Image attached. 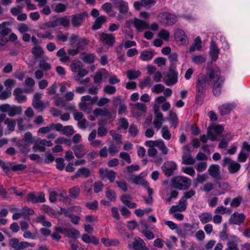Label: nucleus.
<instances>
[{"label": "nucleus", "instance_id": "f257e3e1", "mask_svg": "<svg viewBox=\"0 0 250 250\" xmlns=\"http://www.w3.org/2000/svg\"><path fill=\"white\" fill-rule=\"evenodd\" d=\"M211 83V79L209 77V72L206 75H201L198 78L196 85V101L199 104H202L203 103L206 91Z\"/></svg>", "mask_w": 250, "mask_h": 250}, {"label": "nucleus", "instance_id": "f03ea898", "mask_svg": "<svg viewBox=\"0 0 250 250\" xmlns=\"http://www.w3.org/2000/svg\"><path fill=\"white\" fill-rule=\"evenodd\" d=\"M209 77L211 82H212V92L215 96H219L221 93V88L224 79L221 76V72L219 68L211 70L209 72Z\"/></svg>", "mask_w": 250, "mask_h": 250}, {"label": "nucleus", "instance_id": "7ed1b4c3", "mask_svg": "<svg viewBox=\"0 0 250 250\" xmlns=\"http://www.w3.org/2000/svg\"><path fill=\"white\" fill-rule=\"evenodd\" d=\"M171 182L175 188L180 190L188 189L191 184V180L189 178L181 176L173 177Z\"/></svg>", "mask_w": 250, "mask_h": 250}, {"label": "nucleus", "instance_id": "20e7f679", "mask_svg": "<svg viewBox=\"0 0 250 250\" xmlns=\"http://www.w3.org/2000/svg\"><path fill=\"white\" fill-rule=\"evenodd\" d=\"M0 111L7 113L9 116L12 117L21 114L22 107L21 106L11 105L8 104H5L0 105Z\"/></svg>", "mask_w": 250, "mask_h": 250}, {"label": "nucleus", "instance_id": "39448f33", "mask_svg": "<svg viewBox=\"0 0 250 250\" xmlns=\"http://www.w3.org/2000/svg\"><path fill=\"white\" fill-rule=\"evenodd\" d=\"M222 166L227 167L230 174L237 173L241 168V165L239 163L228 157H225L223 159Z\"/></svg>", "mask_w": 250, "mask_h": 250}, {"label": "nucleus", "instance_id": "423d86ee", "mask_svg": "<svg viewBox=\"0 0 250 250\" xmlns=\"http://www.w3.org/2000/svg\"><path fill=\"white\" fill-rule=\"evenodd\" d=\"M9 25V23L6 21L0 23V47L4 46L8 42L5 37L11 32V28L7 26Z\"/></svg>", "mask_w": 250, "mask_h": 250}, {"label": "nucleus", "instance_id": "0eeeda50", "mask_svg": "<svg viewBox=\"0 0 250 250\" xmlns=\"http://www.w3.org/2000/svg\"><path fill=\"white\" fill-rule=\"evenodd\" d=\"M70 67L72 72L77 73L75 77H84L88 74V71L83 67V63L79 60H73Z\"/></svg>", "mask_w": 250, "mask_h": 250}, {"label": "nucleus", "instance_id": "6e6552de", "mask_svg": "<svg viewBox=\"0 0 250 250\" xmlns=\"http://www.w3.org/2000/svg\"><path fill=\"white\" fill-rule=\"evenodd\" d=\"M158 18L160 22L165 26L172 25L177 21L176 16L167 12L160 14Z\"/></svg>", "mask_w": 250, "mask_h": 250}, {"label": "nucleus", "instance_id": "1a4fd4ad", "mask_svg": "<svg viewBox=\"0 0 250 250\" xmlns=\"http://www.w3.org/2000/svg\"><path fill=\"white\" fill-rule=\"evenodd\" d=\"M154 110L155 118L153 121V125L157 130H159L161 128L164 121L163 114L160 112L158 105L154 106Z\"/></svg>", "mask_w": 250, "mask_h": 250}, {"label": "nucleus", "instance_id": "9d476101", "mask_svg": "<svg viewBox=\"0 0 250 250\" xmlns=\"http://www.w3.org/2000/svg\"><path fill=\"white\" fill-rule=\"evenodd\" d=\"M99 39L104 43L110 46H113L116 42L115 37L113 34L104 32L99 34Z\"/></svg>", "mask_w": 250, "mask_h": 250}, {"label": "nucleus", "instance_id": "9b49d317", "mask_svg": "<svg viewBox=\"0 0 250 250\" xmlns=\"http://www.w3.org/2000/svg\"><path fill=\"white\" fill-rule=\"evenodd\" d=\"M99 172L102 179L107 178L111 183L115 181L116 173L114 171L101 168L99 169Z\"/></svg>", "mask_w": 250, "mask_h": 250}, {"label": "nucleus", "instance_id": "f8f14e48", "mask_svg": "<svg viewBox=\"0 0 250 250\" xmlns=\"http://www.w3.org/2000/svg\"><path fill=\"white\" fill-rule=\"evenodd\" d=\"M177 75L178 73L175 69L170 68L169 72L167 74V78L164 80V82L168 86L175 84L177 82Z\"/></svg>", "mask_w": 250, "mask_h": 250}, {"label": "nucleus", "instance_id": "ddd939ff", "mask_svg": "<svg viewBox=\"0 0 250 250\" xmlns=\"http://www.w3.org/2000/svg\"><path fill=\"white\" fill-rule=\"evenodd\" d=\"M177 167V165L174 162L170 161L165 163L162 166L161 168L165 175L169 177L173 174L174 171L176 169Z\"/></svg>", "mask_w": 250, "mask_h": 250}, {"label": "nucleus", "instance_id": "4468645a", "mask_svg": "<svg viewBox=\"0 0 250 250\" xmlns=\"http://www.w3.org/2000/svg\"><path fill=\"white\" fill-rule=\"evenodd\" d=\"M86 16L87 13L85 12L72 15L71 17L72 25L75 27H80Z\"/></svg>", "mask_w": 250, "mask_h": 250}, {"label": "nucleus", "instance_id": "2eb2a0df", "mask_svg": "<svg viewBox=\"0 0 250 250\" xmlns=\"http://www.w3.org/2000/svg\"><path fill=\"white\" fill-rule=\"evenodd\" d=\"M128 248H132L134 250H148L143 240L138 237L134 238L132 245H129Z\"/></svg>", "mask_w": 250, "mask_h": 250}, {"label": "nucleus", "instance_id": "dca6fc26", "mask_svg": "<svg viewBox=\"0 0 250 250\" xmlns=\"http://www.w3.org/2000/svg\"><path fill=\"white\" fill-rule=\"evenodd\" d=\"M27 200L33 203H43L45 201L44 194L43 192H40L38 194L33 192L29 193L27 196Z\"/></svg>", "mask_w": 250, "mask_h": 250}, {"label": "nucleus", "instance_id": "f3484780", "mask_svg": "<svg viewBox=\"0 0 250 250\" xmlns=\"http://www.w3.org/2000/svg\"><path fill=\"white\" fill-rule=\"evenodd\" d=\"M114 6L120 13L125 14L128 10V3L124 0H112Z\"/></svg>", "mask_w": 250, "mask_h": 250}, {"label": "nucleus", "instance_id": "a211bd4d", "mask_svg": "<svg viewBox=\"0 0 250 250\" xmlns=\"http://www.w3.org/2000/svg\"><path fill=\"white\" fill-rule=\"evenodd\" d=\"M52 145L53 143L51 141L42 139L39 143H36L33 146L32 149L34 152H36L37 150L43 152L45 150L44 146H51Z\"/></svg>", "mask_w": 250, "mask_h": 250}, {"label": "nucleus", "instance_id": "6ab92c4d", "mask_svg": "<svg viewBox=\"0 0 250 250\" xmlns=\"http://www.w3.org/2000/svg\"><path fill=\"white\" fill-rule=\"evenodd\" d=\"M246 217L243 213L235 212L230 217L229 222L230 224L240 225L245 220Z\"/></svg>", "mask_w": 250, "mask_h": 250}, {"label": "nucleus", "instance_id": "aec40b11", "mask_svg": "<svg viewBox=\"0 0 250 250\" xmlns=\"http://www.w3.org/2000/svg\"><path fill=\"white\" fill-rule=\"evenodd\" d=\"M239 239L234 235H231L229 237L227 243L228 248L225 250H239L238 243Z\"/></svg>", "mask_w": 250, "mask_h": 250}, {"label": "nucleus", "instance_id": "412c9836", "mask_svg": "<svg viewBox=\"0 0 250 250\" xmlns=\"http://www.w3.org/2000/svg\"><path fill=\"white\" fill-rule=\"evenodd\" d=\"M220 167L217 164L211 165L208 169L209 175L216 179H220Z\"/></svg>", "mask_w": 250, "mask_h": 250}, {"label": "nucleus", "instance_id": "4be33fe9", "mask_svg": "<svg viewBox=\"0 0 250 250\" xmlns=\"http://www.w3.org/2000/svg\"><path fill=\"white\" fill-rule=\"evenodd\" d=\"M198 229L199 225L197 223H186L184 225V231L186 234L189 236H192Z\"/></svg>", "mask_w": 250, "mask_h": 250}, {"label": "nucleus", "instance_id": "5701e85b", "mask_svg": "<svg viewBox=\"0 0 250 250\" xmlns=\"http://www.w3.org/2000/svg\"><path fill=\"white\" fill-rule=\"evenodd\" d=\"M90 175V170L86 167H83L78 169L76 173L72 176V179H76L79 177L86 178L88 177Z\"/></svg>", "mask_w": 250, "mask_h": 250}, {"label": "nucleus", "instance_id": "b1692460", "mask_svg": "<svg viewBox=\"0 0 250 250\" xmlns=\"http://www.w3.org/2000/svg\"><path fill=\"white\" fill-rule=\"evenodd\" d=\"M73 150L76 157L80 158L86 154V151L84 145L80 144L73 146Z\"/></svg>", "mask_w": 250, "mask_h": 250}, {"label": "nucleus", "instance_id": "393cba45", "mask_svg": "<svg viewBox=\"0 0 250 250\" xmlns=\"http://www.w3.org/2000/svg\"><path fill=\"white\" fill-rule=\"evenodd\" d=\"M235 107L233 104H224L219 106V113L221 115H225L230 113L231 110Z\"/></svg>", "mask_w": 250, "mask_h": 250}, {"label": "nucleus", "instance_id": "a878e982", "mask_svg": "<svg viewBox=\"0 0 250 250\" xmlns=\"http://www.w3.org/2000/svg\"><path fill=\"white\" fill-rule=\"evenodd\" d=\"M42 95L39 93H36L34 95V99L32 105L36 109H43V103L41 100Z\"/></svg>", "mask_w": 250, "mask_h": 250}, {"label": "nucleus", "instance_id": "bb28decb", "mask_svg": "<svg viewBox=\"0 0 250 250\" xmlns=\"http://www.w3.org/2000/svg\"><path fill=\"white\" fill-rule=\"evenodd\" d=\"M142 174L139 175H131L130 177L131 181L136 185H141L144 186H147L148 183L145 181L141 176Z\"/></svg>", "mask_w": 250, "mask_h": 250}, {"label": "nucleus", "instance_id": "cd10ccee", "mask_svg": "<svg viewBox=\"0 0 250 250\" xmlns=\"http://www.w3.org/2000/svg\"><path fill=\"white\" fill-rule=\"evenodd\" d=\"M219 52V50L216 44L214 42H212L210 47L209 54L212 61H216Z\"/></svg>", "mask_w": 250, "mask_h": 250}, {"label": "nucleus", "instance_id": "c85d7f7f", "mask_svg": "<svg viewBox=\"0 0 250 250\" xmlns=\"http://www.w3.org/2000/svg\"><path fill=\"white\" fill-rule=\"evenodd\" d=\"M175 39L179 42H181L182 44H185L187 42V37L185 32L181 30L178 29L175 33Z\"/></svg>", "mask_w": 250, "mask_h": 250}, {"label": "nucleus", "instance_id": "c756f323", "mask_svg": "<svg viewBox=\"0 0 250 250\" xmlns=\"http://www.w3.org/2000/svg\"><path fill=\"white\" fill-rule=\"evenodd\" d=\"M80 58L86 63H92L95 61V55L93 54L83 52L81 54Z\"/></svg>", "mask_w": 250, "mask_h": 250}, {"label": "nucleus", "instance_id": "7c9ffc66", "mask_svg": "<svg viewBox=\"0 0 250 250\" xmlns=\"http://www.w3.org/2000/svg\"><path fill=\"white\" fill-rule=\"evenodd\" d=\"M156 3L155 0H142L141 1H135L134 6L135 9L139 10L141 6H146L148 5H153Z\"/></svg>", "mask_w": 250, "mask_h": 250}, {"label": "nucleus", "instance_id": "2f4dec72", "mask_svg": "<svg viewBox=\"0 0 250 250\" xmlns=\"http://www.w3.org/2000/svg\"><path fill=\"white\" fill-rule=\"evenodd\" d=\"M106 18L104 16H101L98 18L95 21L93 26L92 29L94 30H97L100 29L102 25L106 21Z\"/></svg>", "mask_w": 250, "mask_h": 250}, {"label": "nucleus", "instance_id": "473e14b6", "mask_svg": "<svg viewBox=\"0 0 250 250\" xmlns=\"http://www.w3.org/2000/svg\"><path fill=\"white\" fill-rule=\"evenodd\" d=\"M134 24L135 27L139 31H141L146 28L148 25L146 21L138 19H135L134 20Z\"/></svg>", "mask_w": 250, "mask_h": 250}, {"label": "nucleus", "instance_id": "72a5a7b5", "mask_svg": "<svg viewBox=\"0 0 250 250\" xmlns=\"http://www.w3.org/2000/svg\"><path fill=\"white\" fill-rule=\"evenodd\" d=\"M154 52L152 51L144 50L141 53L140 58L143 61H148L154 57Z\"/></svg>", "mask_w": 250, "mask_h": 250}, {"label": "nucleus", "instance_id": "f704fd0d", "mask_svg": "<svg viewBox=\"0 0 250 250\" xmlns=\"http://www.w3.org/2000/svg\"><path fill=\"white\" fill-rule=\"evenodd\" d=\"M94 114L96 116H103L109 117L110 116V112L107 108H96L93 111Z\"/></svg>", "mask_w": 250, "mask_h": 250}, {"label": "nucleus", "instance_id": "c9c22d12", "mask_svg": "<svg viewBox=\"0 0 250 250\" xmlns=\"http://www.w3.org/2000/svg\"><path fill=\"white\" fill-rule=\"evenodd\" d=\"M65 235L68 237L76 239L79 237L80 232L74 228L67 229Z\"/></svg>", "mask_w": 250, "mask_h": 250}, {"label": "nucleus", "instance_id": "e433bc0d", "mask_svg": "<svg viewBox=\"0 0 250 250\" xmlns=\"http://www.w3.org/2000/svg\"><path fill=\"white\" fill-rule=\"evenodd\" d=\"M98 99V96H95L92 97L91 96L87 95L83 96L81 97V101L85 103H87L88 104H94L96 103Z\"/></svg>", "mask_w": 250, "mask_h": 250}, {"label": "nucleus", "instance_id": "4c0bfd02", "mask_svg": "<svg viewBox=\"0 0 250 250\" xmlns=\"http://www.w3.org/2000/svg\"><path fill=\"white\" fill-rule=\"evenodd\" d=\"M199 218L202 224L208 223L212 219L211 214L209 212H205L199 214Z\"/></svg>", "mask_w": 250, "mask_h": 250}, {"label": "nucleus", "instance_id": "58836bf2", "mask_svg": "<svg viewBox=\"0 0 250 250\" xmlns=\"http://www.w3.org/2000/svg\"><path fill=\"white\" fill-rule=\"evenodd\" d=\"M169 121L172 126L176 128L178 125V117L176 113L170 111L169 112Z\"/></svg>", "mask_w": 250, "mask_h": 250}, {"label": "nucleus", "instance_id": "ea45409f", "mask_svg": "<svg viewBox=\"0 0 250 250\" xmlns=\"http://www.w3.org/2000/svg\"><path fill=\"white\" fill-rule=\"evenodd\" d=\"M182 163L185 165H191L195 163V159L190 154L183 155Z\"/></svg>", "mask_w": 250, "mask_h": 250}, {"label": "nucleus", "instance_id": "a19ab883", "mask_svg": "<svg viewBox=\"0 0 250 250\" xmlns=\"http://www.w3.org/2000/svg\"><path fill=\"white\" fill-rule=\"evenodd\" d=\"M162 136L166 140H169L171 138V134L167 126H164L161 130Z\"/></svg>", "mask_w": 250, "mask_h": 250}, {"label": "nucleus", "instance_id": "79ce46f5", "mask_svg": "<svg viewBox=\"0 0 250 250\" xmlns=\"http://www.w3.org/2000/svg\"><path fill=\"white\" fill-rule=\"evenodd\" d=\"M56 21L64 27H69L70 26V20L68 16L58 18Z\"/></svg>", "mask_w": 250, "mask_h": 250}, {"label": "nucleus", "instance_id": "37998d69", "mask_svg": "<svg viewBox=\"0 0 250 250\" xmlns=\"http://www.w3.org/2000/svg\"><path fill=\"white\" fill-rule=\"evenodd\" d=\"M219 188L221 190L218 192V195L225 194L230 189V186L227 183L219 182L218 183Z\"/></svg>", "mask_w": 250, "mask_h": 250}, {"label": "nucleus", "instance_id": "c03bdc74", "mask_svg": "<svg viewBox=\"0 0 250 250\" xmlns=\"http://www.w3.org/2000/svg\"><path fill=\"white\" fill-rule=\"evenodd\" d=\"M37 36L38 38L42 39H48L52 40L54 38V35L52 34V31L48 30L44 33H38Z\"/></svg>", "mask_w": 250, "mask_h": 250}, {"label": "nucleus", "instance_id": "a18cd8bd", "mask_svg": "<svg viewBox=\"0 0 250 250\" xmlns=\"http://www.w3.org/2000/svg\"><path fill=\"white\" fill-rule=\"evenodd\" d=\"M141 74L139 70H130L127 72V76L129 80H134L140 77Z\"/></svg>", "mask_w": 250, "mask_h": 250}, {"label": "nucleus", "instance_id": "49530a36", "mask_svg": "<svg viewBox=\"0 0 250 250\" xmlns=\"http://www.w3.org/2000/svg\"><path fill=\"white\" fill-rule=\"evenodd\" d=\"M201 48V40L199 37H197L194 43L189 49V52H194L195 50H199Z\"/></svg>", "mask_w": 250, "mask_h": 250}, {"label": "nucleus", "instance_id": "de8ad7c7", "mask_svg": "<svg viewBox=\"0 0 250 250\" xmlns=\"http://www.w3.org/2000/svg\"><path fill=\"white\" fill-rule=\"evenodd\" d=\"M169 59L170 62V68H176V64L178 62V55L176 53H171L169 56Z\"/></svg>", "mask_w": 250, "mask_h": 250}, {"label": "nucleus", "instance_id": "09e8293b", "mask_svg": "<svg viewBox=\"0 0 250 250\" xmlns=\"http://www.w3.org/2000/svg\"><path fill=\"white\" fill-rule=\"evenodd\" d=\"M107 149L109 154L111 156H114L119 152V147L114 143H111Z\"/></svg>", "mask_w": 250, "mask_h": 250}, {"label": "nucleus", "instance_id": "8fccbe9b", "mask_svg": "<svg viewBox=\"0 0 250 250\" xmlns=\"http://www.w3.org/2000/svg\"><path fill=\"white\" fill-rule=\"evenodd\" d=\"M4 123L7 125V129L9 130L10 131H13L14 130L16 124L14 120L7 118L4 120Z\"/></svg>", "mask_w": 250, "mask_h": 250}, {"label": "nucleus", "instance_id": "3c124183", "mask_svg": "<svg viewBox=\"0 0 250 250\" xmlns=\"http://www.w3.org/2000/svg\"><path fill=\"white\" fill-rule=\"evenodd\" d=\"M89 43V41L87 40L85 38H82L79 40L77 44V47L79 50H83L84 49L86 46Z\"/></svg>", "mask_w": 250, "mask_h": 250}, {"label": "nucleus", "instance_id": "603ef678", "mask_svg": "<svg viewBox=\"0 0 250 250\" xmlns=\"http://www.w3.org/2000/svg\"><path fill=\"white\" fill-rule=\"evenodd\" d=\"M215 213L218 214H230L231 213V210L223 206H218L215 210Z\"/></svg>", "mask_w": 250, "mask_h": 250}, {"label": "nucleus", "instance_id": "864d4df0", "mask_svg": "<svg viewBox=\"0 0 250 250\" xmlns=\"http://www.w3.org/2000/svg\"><path fill=\"white\" fill-rule=\"evenodd\" d=\"M80 189L79 187L75 186L69 189V195L72 198H76L80 194Z\"/></svg>", "mask_w": 250, "mask_h": 250}, {"label": "nucleus", "instance_id": "5fc2aeb1", "mask_svg": "<svg viewBox=\"0 0 250 250\" xmlns=\"http://www.w3.org/2000/svg\"><path fill=\"white\" fill-rule=\"evenodd\" d=\"M192 61L197 64H202L206 61V58L203 55H195L191 57Z\"/></svg>", "mask_w": 250, "mask_h": 250}, {"label": "nucleus", "instance_id": "6e6d98bb", "mask_svg": "<svg viewBox=\"0 0 250 250\" xmlns=\"http://www.w3.org/2000/svg\"><path fill=\"white\" fill-rule=\"evenodd\" d=\"M101 242L105 247H109L111 246H117L119 245L118 241H113L109 238H103L101 239Z\"/></svg>", "mask_w": 250, "mask_h": 250}, {"label": "nucleus", "instance_id": "4d7b16f0", "mask_svg": "<svg viewBox=\"0 0 250 250\" xmlns=\"http://www.w3.org/2000/svg\"><path fill=\"white\" fill-rule=\"evenodd\" d=\"M157 147L162 151L163 154L166 155L168 153V149L165 145L164 142L162 140H158V143Z\"/></svg>", "mask_w": 250, "mask_h": 250}, {"label": "nucleus", "instance_id": "13d9d810", "mask_svg": "<svg viewBox=\"0 0 250 250\" xmlns=\"http://www.w3.org/2000/svg\"><path fill=\"white\" fill-rule=\"evenodd\" d=\"M32 54L36 57H41L44 53L42 48L38 45L34 46L32 48Z\"/></svg>", "mask_w": 250, "mask_h": 250}, {"label": "nucleus", "instance_id": "bf43d9fd", "mask_svg": "<svg viewBox=\"0 0 250 250\" xmlns=\"http://www.w3.org/2000/svg\"><path fill=\"white\" fill-rule=\"evenodd\" d=\"M152 81L149 77H146L139 83V86L141 88H144L147 85H151Z\"/></svg>", "mask_w": 250, "mask_h": 250}, {"label": "nucleus", "instance_id": "052dcab7", "mask_svg": "<svg viewBox=\"0 0 250 250\" xmlns=\"http://www.w3.org/2000/svg\"><path fill=\"white\" fill-rule=\"evenodd\" d=\"M105 193V196L110 201H115L116 200V194L114 190L108 188Z\"/></svg>", "mask_w": 250, "mask_h": 250}, {"label": "nucleus", "instance_id": "680f3d73", "mask_svg": "<svg viewBox=\"0 0 250 250\" xmlns=\"http://www.w3.org/2000/svg\"><path fill=\"white\" fill-rule=\"evenodd\" d=\"M35 246L34 243H31L27 242H21L19 243L18 247L16 250H21L29 247H34Z\"/></svg>", "mask_w": 250, "mask_h": 250}, {"label": "nucleus", "instance_id": "e2e57ef3", "mask_svg": "<svg viewBox=\"0 0 250 250\" xmlns=\"http://www.w3.org/2000/svg\"><path fill=\"white\" fill-rule=\"evenodd\" d=\"M115 183L117 187L124 192H126L127 190V186L125 181H116Z\"/></svg>", "mask_w": 250, "mask_h": 250}, {"label": "nucleus", "instance_id": "0e129e2a", "mask_svg": "<svg viewBox=\"0 0 250 250\" xmlns=\"http://www.w3.org/2000/svg\"><path fill=\"white\" fill-rule=\"evenodd\" d=\"M165 90V86L162 84L154 85L151 88V91L156 94H159Z\"/></svg>", "mask_w": 250, "mask_h": 250}, {"label": "nucleus", "instance_id": "69168bd1", "mask_svg": "<svg viewBox=\"0 0 250 250\" xmlns=\"http://www.w3.org/2000/svg\"><path fill=\"white\" fill-rule=\"evenodd\" d=\"M195 167L197 171L203 172L207 168V163L206 162H202L197 163Z\"/></svg>", "mask_w": 250, "mask_h": 250}, {"label": "nucleus", "instance_id": "338daca9", "mask_svg": "<svg viewBox=\"0 0 250 250\" xmlns=\"http://www.w3.org/2000/svg\"><path fill=\"white\" fill-rule=\"evenodd\" d=\"M39 65V67L44 71L49 70L51 68V64L44 60L40 61Z\"/></svg>", "mask_w": 250, "mask_h": 250}, {"label": "nucleus", "instance_id": "774afa93", "mask_svg": "<svg viewBox=\"0 0 250 250\" xmlns=\"http://www.w3.org/2000/svg\"><path fill=\"white\" fill-rule=\"evenodd\" d=\"M16 81L13 79H7L4 82V86L6 87V89L11 91L12 87L15 85Z\"/></svg>", "mask_w": 250, "mask_h": 250}]
</instances>
